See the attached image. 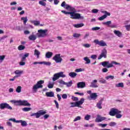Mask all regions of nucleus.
Instances as JSON below:
<instances>
[{"instance_id": "f257e3e1", "label": "nucleus", "mask_w": 130, "mask_h": 130, "mask_svg": "<svg viewBox=\"0 0 130 130\" xmlns=\"http://www.w3.org/2000/svg\"><path fill=\"white\" fill-rule=\"evenodd\" d=\"M48 30L47 29H41L38 30V32L36 34V36L32 34L28 37V39L31 41H35L37 37H38V38H44V37H46L47 36V34H46V32H48Z\"/></svg>"}, {"instance_id": "f03ea898", "label": "nucleus", "mask_w": 130, "mask_h": 130, "mask_svg": "<svg viewBox=\"0 0 130 130\" xmlns=\"http://www.w3.org/2000/svg\"><path fill=\"white\" fill-rule=\"evenodd\" d=\"M61 13H63V14H64L65 15H70L71 19H73V20H83L84 19V16H81L80 13H76V11L68 12L64 10H62Z\"/></svg>"}, {"instance_id": "7ed1b4c3", "label": "nucleus", "mask_w": 130, "mask_h": 130, "mask_svg": "<svg viewBox=\"0 0 130 130\" xmlns=\"http://www.w3.org/2000/svg\"><path fill=\"white\" fill-rule=\"evenodd\" d=\"M10 102L15 104L17 106H28V107L31 106V104L28 103V101L26 100H11L10 101Z\"/></svg>"}, {"instance_id": "20e7f679", "label": "nucleus", "mask_w": 130, "mask_h": 130, "mask_svg": "<svg viewBox=\"0 0 130 130\" xmlns=\"http://www.w3.org/2000/svg\"><path fill=\"white\" fill-rule=\"evenodd\" d=\"M101 64L104 67V68H107V69H110V68H113L115 64L117 66H121L120 63H118L115 61H112L111 63L109 62V61H105L101 62Z\"/></svg>"}, {"instance_id": "39448f33", "label": "nucleus", "mask_w": 130, "mask_h": 130, "mask_svg": "<svg viewBox=\"0 0 130 130\" xmlns=\"http://www.w3.org/2000/svg\"><path fill=\"white\" fill-rule=\"evenodd\" d=\"M44 83V80H40L37 82L36 84H35L32 87V92L36 93L38 89H42L43 85L42 84Z\"/></svg>"}, {"instance_id": "423d86ee", "label": "nucleus", "mask_w": 130, "mask_h": 130, "mask_svg": "<svg viewBox=\"0 0 130 130\" xmlns=\"http://www.w3.org/2000/svg\"><path fill=\"white\" fill-rule=\"evenodd\" d=\"M85 102V99L84 98H81L80 101L76 102L75 103L72 102L70 103L71 106L70 107H79L80 108H82V106L80 105H83V103Z\"/></svg>"}, {"instance_id": "0eeeda50", "label": "nucleus", "mask_w": 130, "mask_h": 130, "mask_svg": "<svg viewBox=\"0 0 130 130\" xmlns=\"http://www.w3.org/2000/svg\"><path fill=\"white\" fill-rule=\"evenodd\" d=\"M61 7L64 8V9H66V10H68V11H70V12H76V9L73 7H72L71 6L67 5L66 3V2H63L61 3Z\"/></svg>"}, {"instance_id": "6e6552de", "label": "nucleus", "mask_w": 130, "mask_h": 130, "mask_svg": "<svg viewBox=\"0 0 130 130\" xmlns=\"http://www.w3.org/2000/svg\"><path fill=\"white\" fill-rule=\"evenodd\" d=\"M46 114V111H44L43 110H40L39 112L32 113L30 115V116H36V118H39L41 115H44Z\"/></svg>"}, {"instance_id": "1a4fd4ad", "label": "nucleus", "mask_w": 130, "mask_h": 130, "mask_svg": "<svg viewBox=\"0 0 130 130\" xmlns=\"http://www.w3.org/2000/svg\"><path fill=\"white\" fill-rule=\"evenodd\" d=\"M9 109L10 110H12V109H13V108H12V107L10 106V105H9V104L7 103H1L0 104V109L3 110V109Z\"/></svg>"}, {"instance_id": "9d476101", "label": "nucleus", "mask_w": 130, "mask_h": 130, "mask_svg": "<svg viewBox=\"0 0 130 130\" xmlns=\"http://www.w3.org/2000/svg\"><path fill=\"white\" fill-rule=\"evenodd\" d=\"M61 57H62V56H60V54H57L53 57V60H55L56 63H58L62 61V58Z\"/></svg>"}, {"instance_id": "9b49d317", "label": "nucleus", "mask_w": 130, "mask_h": 130, "mask_svg": "<svg viewBox=\"0 0 130 130\" xmlns=\"http://www.w3.org/2000/svg\"><path fill=\"white\" fill-rule=\"evenodd\" d=\"M102 57H104V58H106L107 57V50L105 48L102 50V53L98 58V59H101Z\"/></svg>"}, {"instance_id": "f8f14e48", "label": "nucleus", "mask_w": 130, "mask_h": 130, "mask_svg": "<svg viewBox=\"0 0 130 130\" xmlns=\"http://www.w3.org/2000/svg\"><path fill=\"white\" fill-rule=\"evenodd\" d=\"M29 56V53H25L21 58V61L19 62L20 66H25L26 64V57Z\"/></svg>"}, {"instance_id": "ddd939ff", "label": "nucleus", "mask_w": 130, "mask_h": 130, "mask_svg": "<svg viewBox=\"0 0 130 130\" xmlns=\"http://www.w3.org/2000/svg\"><path fill=\"white\" fill-rule=\"evenodd\" d=\"M93 42L95 43V44L99 45L100 46H102V47L107 46V44L103 40H101V41H99V40H95L93 41Z\"/></svg>"}, {"instance_id": "4468645a", "label": "nucleus", "mask_w": 130, "mask_h": 130, "mask_svg": "<svg viewBox=\"0 0 130 130\" xmlns=\"http://www.w3.org/2000/svg\"><path fill=\"white\" fill-rule=\"evenodd\" d=\"M106 119V117H101L100 115H97V117L95 120V122H101L103 121V120H105Z\"/></svg>"}, {"instance_id": "2eb2a0df", "label": "nucleus", "mask_w": 130, "mask_h": 130, "mask_svg": "<svg viewBox=\"0 0 130 130\" xmlns=\"http://www.w3.org/2000/svg\"><path fill=\"white\" fill-rule=\"evenodd\" d=\"M111 21H108L106 22H103V25H106L108 27H110L111 28H116V25H111Z\"/></svg>"}, {"instance_id": "dca6fc26", "label": "nucleus", "mask_w": 130, "mask_h": 130, "mask_svg": "<svg viewBox=\"0 0 130 130\" xmlns=\"http://www.w3.org/2000/svg\"><path fill=\"white\" fill-rule=\"evenodd\" d=\"M86 87V83L85 82H80L77 83V88L80 89H83V88H85Z\"/></svg>"}, {"instance_id": "f3484780", "label": "nucleus", "mask_w": 130, "mask_h": 130, "mask_svg": "<svg viewBox=\"0 0 130 130\" xmlns=\"http://www.w3.org/2000/svg\"><path fill=\"white\" fill-rule=\"evenodd\" d=\"M98 81L97 80H93L90 84V87L91 88H98V85L96 84Z\"/></svg>"}, {"instance_id": "a211bd4d", "label": "nucleus", "mask_w": 130, "mask_h": 130, "mask_svg": "<svg viewBox=\"0 0 130 130\" xmlns=\"http://www.w3.org/2000/svg\"><path fill=\"white\" fill-rule=\"evenodd\" d=\"M117 109L112 108L109 112L110 115L111 116H114L116 114Z\"/></svg>"}, {"instance_id": "6ab92c4d", "label": "nucleus", "mask_w": 130, "mask_h": 130, "mask_svg": "<svg viewBox=\"0 0 130 130\" xmlns=\"http://www.w3.org/2000/svg\"><path fill=\"white\" fill-rule=\"evenodd\" d=\"M84 24L83 23L73 24V27H75V28H82V27H84Z\"/></svg>"}, {"instance_id": "aec40b11", "label": "nucleus", "mask_w": 130, "mask_h": 130, "mask_svg": "<svg viewBox=\"0 0 130 130\" xmlns=\"http://www.w3.org/2000/svg\"><path fill=\"white\" fill-rule=\"evenodd\" d=\"M97 97H98V95L96 93H92L90 94V98L91 99H93V100H96V99H97Z\"/></svg>"}, {"instance_id": "412c9836", "label": "nucleus", "mask_w": 130, "mask_h": 130, "mask_svg": "<svg viewBox=\"0 0 130 130\" xmlns=\"http://www.w3.org/2000/svg\"><path fill=\"white\" fill-rule=\"evenodd\" d=\"M114 33L116 36H118V37H121L122 36V33L120 32L119 30H114Z\"/></svg>"}, {"instance_id": "4be33fe9", "label": "nucleus", "mask_w": 130, "mask_h": 130, "mask_svg": "<svg viewBox=\"0 0 130 130\" xmlns=\"http://www.w3.org/2000/svg\"><path fill=\"white\" fill-rule=\"evenodd\" d=\"M47 97H54V92L53 91L47 92L46 93Z\"/></svg>"}, {"instance_id": "5701e85b", "label": "nucleus", "mask_w": 130, "mask_h": 130, "mask_svg": "<svg viewBox=\"0 0 130 130\" xmlns=\"http://www.w3.org/2000/svg\"><path fill=\"white\" fill-rule=\"evenodd\" d=\"M34 55L37 56V58H39L40 56V52L37 49L35 50Z\"/></svg>"}, {"instance_id": "b1692460", "label": "nucleus", "mask_w": 130, "mask_h": 130, "mask_svg": "<svg viewBox=\"0 0 130 130\" xmlns=\"http://www.w3.org/2000/svg\"><path fill=\"white\" fill-rule=\"evenodd\" d=\"M59 79V77L58 76V73H55L53 75V77L52 78V80L53 82H55V81H56V80H58Z\"/></svg>"}, {"instance_id": "393cba45", "label": "nucleus", "mask_w": 130, "mask_h": 130, "mask_svg": "<svg viewBox=\"0 0 130 130\" xmlns=\"http://www.w3.org/2000/svg\"><path fill=\"white\" fill-rule=\"evenodd\" d=\"M53 53L51 52H48L46 53V58H50L51 56H52Z\"/></svg>"}, {"instance_id": "a878e982", "label": "nucleus", "mask_w": 130, "mask_h": 130, "mask_svg": "<svg viewBox=\"0 0 130 130\" xmlns=\"http://www.w3.org/2000/svg\"><path fill=\"white\" fill-rule=\"evenodd\" d=\"M83 59L86 61L85 64H88L91 63V60H90L88 57H85Z\"/></svg>"}, {"instance_id": "bb28decb", "label": "nucleus", "mask_w": 130, "mask_h": 130, "mask_svg": "<svg viewBox=\"0 0 130 130\" xmlns=\"http://www.w3.org/2000/svg\"><path fill=\"white\" fill-rule=\"evenodd\" d=\"M102 101H100L99 103L96 104V107L99 108V109H102Z\"/></svg>"}, {"instance_id": "cd10ccee", "label": "nucleus", "mask_w": 130, "mask_h": 130, "mask_svg": "<svg viewBox=\"0 0 130 130\" xmlns=\"http://www.w3.org/2000/svg\"><path fill=\"white\" fill-rule=\"evenodd\" d=\"M77 73H75V72H70L69 74V76H70V77H71V78H76V77H77Z\"/></svg>"}, {"instance_id": "c85d7f7f", "label": "nucleus", "mask_w": 130, "mask_h": 130, "mask_svg": "<svg viewBox=\"0 0 130 130\" xmlns=\"http://www.w3.org/2000/svg\"><path fill=\"white\" fill-rule=\"evenodd\" d=\"M57 74L58 76H59V78H66V75L63 74V72L57 73Z\"/></svg>"}, {"instance_id": "c756f323", "label": "nucleus", "mask_w": 130, "mask_h": 130, "mask_svg": "<svg viewBox=\"0 0 130 130\" xmlns=\"http://www.w3.org/2000/svg\"><path fill=\"white\" fill-rule=\"evenodd\" d=\"M20 123H21V126H23V127L27 126V125H28V124H27V122H26V121H24L22 120H21Z\"/></svg>"}, {"instance_id": "7c9ffc66", "label": "nucleus", "mask_w": 130, "mask_h": 130, "mask_svg": "<svg viewBox=\"0 0 130 130\" xmlns=\"http://www.w3.org/2000/svg\"><path fill=\"white\" fill-rule=\"evenodd\" d=\"M42 64H45V66L50 67V66H51V63L49 61H42Z\"/></svg>"}, {"instance_id": "2f4dec72", "label": "nucleus", "mask_w": 130, "mask_h": 130, "mask_svg": "<svg viewBox=\"0 0 130 130\" xmlns=\"http://www.w3.org/2000/svg\"><path fill=\"white\" fill-rule=\"evenodd\" d=\"M14 74H16V75H17V76H20V77H21V75L23 74V71L16 70L14 72Z\"/></svg>"}, {"instance_id": "473e14b6", "label": "nucleus", "mask_w": 130, "mask_h": 130, "mask_svg": "<svg viewBox=\"0 0 130 130\" xmlns=\"http://www.w3.org/2000/svg\"><path fill=\"white\" fill-rule=\"evenodd\" d=\"M65 85H66L67 87L68 88L72 86V85H73V81L71 80L70 82H66Z\"/></svg>"}, {"instance_id": "72a5a7b5", "label": "nucleus", "mask_w": 130, "mask_h": 130, "mask_svg": "<svg viewBox=\"0 0 130 130\" xmlns=\"http://www.w3.org/2000/svg\"><path fill=\"white\" fill-rule=\"evenodd\" d=\"M99 83H101L102 84H106V80L103 78H100L99 80Z\"/></svg>"}, {"instance_id": "f704fd0d", "label": "nucleus", "mask_w": 130, "mask_h": 130, "mask_svg": "<svg viewBox=\"0 0 130 130\" xmlns=\"http://www.w3.org/2000/svg\"><path fill=\"white\" fill-rule=\"evenodd\" d=\"M21 20L23 21V24H26L28 21V17H21Z\"/></svg>"}, {"instance_id": "c9c22d12", "label": "nucleus", "mask_w": 130, "mask_h": 130, "mask_svg": "<svg viewBox=\"0 0 130 130\" xmlns=\"http://www.w3.org/2000/svg\"><path fill=\"white\" fill-rule=\"evenodd\" d=\"M116 87H117L118 88H123V83H119L116 84Z\"/></svg>"}, {"instance_id": "e433bc0d", "label": "nucleus", "mask_w": 130, "mask_h": 130, "mask_svg": "<svg viewBox=\"0 0 130 130\" xmlns=\"http://www.w3.org/2000/svg\"><path fill=\"white\" fill-rule=\"evenodd\" d=\"M31 109H32V108L27 107L22 108V110L23 111H24V112H27V111H30Z\"/></svg>"}, {"instance_id": "4c0bfd02", "label": "nucleus", "mask_w": 130, "mask_h": 130, "mask_svg": "<svg viewBox=\"0 0 130 130\" xmlns=\"http://www.w3.org/2000/svg\"><path fill=\"white\" fill-rule=\"evenodd\" d=\"M21 90H22V87L20 86H18L16 89L17 93H21Z\"/></svg>"}, {"instance_id": "58836bf2", "label": "nucleus", "mask_w": 130, "mask_h": 130, "mask_svg": "<svg viewBox=\"0 0 130 130\" xmlns=\"http://www.w3.org/2000/svg\"><path fill=\"white\" fill-rule=\"evenodd\" d=\"M39 4L41 5V6H43V7H45L46 6V3L44 2V1H39Z\"/></svg>"}, {"instance_id": "ea45409f", "label": "nucleus", "mask_w": 130, "mask_h": 130, "mask_svg": "<svg viewBox=\"0 0 130 130\" xmlns=\"http://www.w3.org/2000/svg\"><path fill=\"white\" fill-rule=\"evenodd\" d=\"M18 50H24L25 49V46L20 45L18 47Z\"/></svg>"}, {"instance_id": "a19ab883", "label": "nucleus", "mask_w": 130, "mask_h": 130, "mask_svg": "<svg viewBox=\"0 0 130 130\" xmlns=\"http://www.w3.org/2000/svg\"><path fill=\"white\" fill-rule=\"evenodd\" d=\"M109 79H110L111 80H113V79H114V77L112 75H109L106 77V80H109Z\"/></svg>"}, {"instance_id": "79ce46f5", "label": "nucleus", "mask_w": 130, "mask_h": 130, "mask_svg": "<svg viewBox=\"0 0 130 130\" xmlns=\"http://www.w3.org/2000/svg\"><path fill=\"white\" fill-rule=\"evenodd\" d=\"M32 23L35 26H38L39 25H40V21H32Z\"/></svg>"}, {"instance_id": "37998d69", "label": "nucleus", "mask_w": 130, "mask_h": 130, "mask_svg": "<svg viewBox=\"0 0 130 130\" xmlns=\"http://www.w3.org/2000/svg\"><path fill=\"white\" fill-rule=\"evenodd\" d=\"M104 19H106V16L104 15L99 18V21H103Z\"/></svg>"}, {"instance_id": "c03bdc74", "label": "nucleus", "mask_w": 130, "mask_h": 130, "mask_svg": "<svg viewBox=\"0 0 130 130\" xmlns=\"http://www.w3.org/2000/svg\"><path fill=\"white\" fill-rule=\"evenodd\" d=\"M53 85H54L53 83H51V82H49L48 85V87L49 88V89H52V88H53Z\"/></svg>"}, {"instance_id": "a18cd8bd", "label": "nucleus", "mask_w": 130, "mask_h": 130, "mask_svg": "<svg viewBox=\"0 0 130 130\" xmlns=\"http://www.w3.org/2000/svg\"><path fill=\"white\" fill-rule=\"evenodd\" d=\"M82 118L81 117V116H77L75 119L73 120L74 122H76V121H78V120H81V119Z\"/></svg>"}, {"instance_id": "49530a36", "label": "nucleus", "mask_w": 130, "mask_h": 130, "mask_svg": "<svg viewBox=\"0 0 130 130\" xmlns=\"http://www.w3.org/2000/svg\"><path fill=\"white\" fill-rule=\"evenodd\" d=\"M109 126H115L116 125V123L115 122H111L109 124Z\"/></svg>"}, {"instance_id": "de8ad7c7", "label": "nucleus", "mask_w": 130, "mask_h": 130, "mask_svg": "<svg viewBox=\"0 0 130 130\" xmlns=\"http://www.w3.org/2000/svg\"><path fill=\"white\" fill-rule=\"evenodd\" d=\"M73 36L75 38H79V37L81 36V35L80 34L75 33V34H74Z\"/></svg>"}, {"instance_id": "09e8293b", "label": "nucleus", "mask_w": 130, "mask_h": 130, "mask_svg": "<svg viewBox=\"0 0 130 130\" xmlns=\"http://www.w3.org/2000/svg\"><path fill=\"white\" fill-rule=\"evenodd\" d=\"M84 47L85 48H89V47H91V45L90 44H84L83 45Z\"/></svg>"}, {"instance_id": "8fccbe9b", "label": "nucleus", "mask_w": 130, "mask_h": 130, "mask_svg": "<svg viewBox=\"0 0 130 130\" xmlns=\"http://www.w3.org/2000/svg\"><path fill=\"white\" fill-rule=\"evenodd\" d=\"M90 118H91V115H86L84 117V119L85 120H89Z\"/></svg>"}, {"instance_id": "3c124183", "label": "nucleus", "mask_w": 130, "mask_h": 130, "mask_svg": "<svg viewBox=\"0 0 130 130\" xmlns=\"http://www.w3.org/2000/svg\"><path fill=\"white\" fill-rule=\"evenodd\" d=\"M19 77H20V75H16V76H15L13 78L10 79H9V81H14V80H16V78H19Z\"/></svg>"}, {"instance_id": "603ef678", "label": "nucleus", "mask_w": 130, "mask_h": 130, "mask_svg": "<svg viewBox=\"0 0 130 130\" xmlns=\"http://www.w3.org/2000/svg\"><path fill=\"white\" fill-rule=\"evenodd\" d=\"M6 124L7 125H8V126H10V127H13V125L12 124V122H11L10 121H7L6 122Z\"/></svg>"}, {"instance_id": "864d4df0", "label": "nucleus", "mask_w": 130, "mask_h": 130, "mask_svg": "<svg viewBox=\"0 0 130 130\" xmlns=\"http://www.w3.org/2000/svg\"><path fill=\"white\" fill-rule=\"evenodd\" d=\"M72 99L73 100V101H76L77 102L79 101V98H78V97L72 96Z\"/></svg>"}, {"instance_id": "5fc2aeb1", "label": "nucleus", "mask_w": 130, "mask_h": 130, "mask_svg": "<svg viewBox=\"0 0 130 130\" xmlns=\"http://www.w3.org/2000/svg\"><path fill=\"white\" fill-rule=\"evenodd\" d=\"M91 30H92V31H96V30H100V27H92Z\"/></svg>"}, {"instance_id": "6e6d98bb", "label": "nucleus", "mask_w": 130, "mask_h": 130, "mask_svg": "<svg viewBox=\"0 0 130 130\" xmlns=\"http://www.w3.org/2000/svg\"><path fill=\"white\" fill-rule=\"evenodd\" d=\"M98 125L99 126H101L102 127H106V126H107V124L99 123Z\"/></svg>"}, {"instance_id": "4d7b16f0", "label": "nucleus", "mask_w": 130, "mask_h": 130, "mask_svg": "<svg viewBox=\"0 0 130 130\" xmlns=\"http://www.w3.org/2000/svg\"><path fill=\"white\" fill-rule=\"evenodd\" d=\"M54 102L56 105V108H57V109H58V108H59L58 103L57 102V101L56 100H54Z\"/></svg>"}, {"instance_id": "13d9d810", "label": "nucleus", "mask_w": 130, "mask_h": 130, "mask_svg": "<svg viewBox=\"0 0 130 130\" xmlns=\"http://www.w3.org/2000/svg\"><path fill=\"white\" fill-rule=\"evenodd\" d=\"M91 12L93 14H97V13H98V12H99V10L98 9H92L91 10Z\"/></svg>"}, {"instance_id": "bf43d9fd", "label": "nucleus", "mask_w": 130, "mask_h": 130, "mask_svg": "<svg viewBox=\"0 0 130 130\" xmlns=\"http://www.w3.org/2000/svg\"><path fill=\"white\" fill-rule=\"evenodd\" d=\"M122 117V115L120 114H116V118H121Z\"/></svg>"}, {"instance_id": "052dcab7", "label": "nucleus", "mask_w": 130, "mask_h": 130, "mask_svg": "<svg viewBox=\"0 0 130 130\" xmlns=\"http://www.w3.org/2000/svg\"><path fill=\"white\" fill-rule=\"evenodd\" d=\"M76 73H80V72H83V69L82 68L77 69L75 70Z\"/></svg>"}, {"instance_id": "680f3d73", "label": "nucleus", "mask_w": 130, "mask_h": 130, "mask_svg": "<svg viewBox=\"0 0 130 130\" xmlns=\"http://www.w3.org/2000/svg\"><path fill=\"white\" fill-rule=\"evenodd\" d=\"M62 99H67L68 98V95L67 94H63L62 95Z\"/></svg>"}, {"instance_id": "e2e57ef3", "label": "nucleus", "mask_w": 130, "mask_h": 130, "mask_svg": "<svg viewBox=\"0 0 130 130\" xmlns=\"http://www.w3.org/2000/svg\"><path fill=\"white\" fill-rule=\"evenodd\" d=\"M110 15H111L110 13H109L107 11H106L105 15H104L106 16V18H107V16H110Z\"/></svg>"}, {"instance_id": "0e129e2a", "label": "nucleus", "mask_w": 130, "mask_h": 130, "mask_svg": "<svg viewBox=\"0 0 130 130\" xmlns=\"http://www.w3.org/2000/svg\"><path fill=\"white\" fill-rule=\"evenodd\" d=\"M126 29L127 31H129L130 30V24L129 25H126L125 26Z\"/></svg>"}, {"instance_id": "69168bd1", "label": "nucleus", "mask_w": 130, "mask_h": 130, "mask_svg": "<svg viewBox=\"0 0 130 130\" xmlns=\"http://www.w3.org/2000/svg\"><path fill=\"white\" fill-rule=\"evenodd\" d=\"M90 57H91V58H92V59H96L97 58V55H92Z\"/></svg>"}, {"instance_id": "338daca9", "label": "nucleus", "mask_w": 130, "mask_h": 130, "mask_svg": "<svg viewBox=\"0 0 130 130\" xmlns=\"http://www.w3.org/2000/svg\"><path fill=\"white\" fill-rule=\"evenodd\" d=\"M5 57H6V56H5V55H1L0 56V60H2V61L4 60V59H5Z\"/></svg>"}, {"instance_id": "774afa93", "label": "nucleus", "mask_w": 130, "mask_h": 130, "mask_svg": "<svg viewBox=\"0 0 130 130\" xmlns=\"http://www.w3.org/2000/svg\"><path fill=\"white\" fill-rule=\"evenodd\" d=\"M103 73H107L108 72V69L107 68H104L102 69Z\"/></svg>"}]
</instances>
